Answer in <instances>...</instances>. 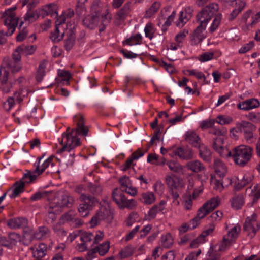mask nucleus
<instances>
[{
    "label": "nucleus",
    "mask_w": 260,
    "mask_h": 260,
    "mask_svg": "<svg viewBox=\"0 0 260 260\" xmlns=\"http://www.w3.org/2000/svg\"><path fill=\"white\" fill-rule=\"evenodd\" d=\"M120 188H115L112 191V198L120 209L128 208L132 209L137 206V203L134 199H127L124 194V191H127L128 185L130 184L129 178L124 176L119 179Z\"/></svg>",
    "instance_id": "obj_1"
},
{
    "label": "nucleus",
    "mask_w": 260,
    "mask_h": 260,
    "mask_svg": "<svg viewBox=\"0 0 260 260\" xmlns=\"http://www.w3.org/2000/svg\"><path fill=\"white\" fill-rule=\"evenodd\" d=\"M252 151L253 149L251 147L240 145L233 149L231 156L236 164L243 167L250 160Z\"/></svg>",
    "instance_id": "obj_2"
},
{
    "label": "nucleus",
    "mask_w": 260,
    "mask_h": 260,
    "mask_svg": "<svg viewBox=\"0 0 260 260\" xmlns=\"http://www.w3.org/2000/svg\"><path fill=\"white\" fill-rule=\"evenodd\" d=\"M9 71L5 68L1 67L0 68V90L4 93L9 92L14 84L16 83L20 84L23 80V78L21 77L13 82L9 79Z\"/></svg>",
    "instance_id": "obj_3"
},
{
    "label": "nucleus",
    "mask_w": 260,
    "mask_h": 260,
    "mask_svg": "<svg viewBox=\"0 0 260 260\" xmlns=\"http://www.w3.org/2000/svg\"><path fill=\"white\" fill-rule=\"evenodd\" d=\"M219 10L218 5L212 3L204 7L202 10L197 15V20L200 22L207 24L212 17L215 16Z\"/></svg>",
    "instance_id": "obj_4"
},
{
    "label": "nucleus",
    "mask_w": 260,
    "mask_h": 260,
    "mask_svg": "<svg viewBox=\"0 0 260 260\" xmlns=\"http://www.w3.org/2000/svg\"><path fill=\"white\" fill-rule=\"evenodd\" d=\"M113 218V214L110 209L105 207H101L92 217L90 223L91 227H95L99 224L101 220H104L107 223L111 222Z\"/></svg>",
    "instance_id": "obj_5"
},
{
    "label": "nucleus",
    "mask_w": 260,
    "mask_h": 260,
    "mask_svg": "<svg viewBox=\"0 0 260 260\" xmlns=\"http://www.w3.org/2000/svg\"><path fill=\"white\" fill-rule=\"evenodd\" d=\"M16 9V7L8 9L6 10L2 15V18H4V24L7 26L8 30H11V34H13L16 27H17L19 18L16 17L15 13L14 11Z\"/></svg>",
    "instance_id": "obj_6"
},
{
    "label": "nucleus",
    "mask_w": 260,
    "mask_h": 260,
    "mask_svg": "<svg viewBox=\"0 0 260 260\" xmlns=\"http://www.w3.org/2000/svg\"><path fill=\"white\" fill-rule=\"evenodd\" d=\"M236 128L248 141L253 138V132L255 131L256 126L249 121H242L236 124Z\"/></svg>",
    "instance_id": "obj_7"
},
{
    "label": "nucleus",
    "mask_w": 260,
    "mask_h": 260,
    "mask_svg": "<svg viewBox=\"0 0 260 260\" xmlns=\"http://www.w3.org/2000/svg\"><path fill=\"white\" fill-rule=\"evenodd\" d=\"M73 198L67 195L56 196L50 203L55 209L58 208L70 207L74 203Z\"/></svg>",
    "instance_id": "obj_8"
},
{
    "label": "nucleus",
    "mask_w": 260,
    "mask_h": 260,
    "mask_svg": "<svg viewBox=\"0 0 260 260\" xmlns=\"http://www.w3.org/2000/svg\"><path fill=\"white\" fill-rule=\"evenodd\" d=\"M74 133V130L72 129L70 132L62 134V137L66 139L65 143L69 146V152L75 147L80 145V139L77 137V135Z\"/></svg>",
    "instance_id": "obj_9"
},
{
    "label": "nucleus",
    "mask_w": 260,
    "mask_h": 260,
    "mask_svg": "<svg viewBox=\"0 0 260 260\" xmlns=\"http://www.w3.org/2000/svg\"><path fill=\"white\" fill-rule=\"evenodd\" d=\"M206 25L207 24L200 22V24L196 28L191 35V41L192 44H199L206 37V35L203 34V31L205 30Z\"/></svg>",
    "instance_id": "obj_10"
},
{
    "label": "nucleus",
    "mask_w": 260,
    "mask_h": 260,
    "mask_svg": "<svg viewBox=\"0 0 260 260\" xmlns=\"http://www.w3.org/2000/svg\"><path fill=\"white\" fill-rule=\"evenodd\" d=\"M22 89H20L19 91L14 93L13 96L8 98L7 101L4 104V107L7 110H9L13 107L16 102L20 104L23 101L24 95H22Z\"/></svg>",
    "instance_id": "obj_11"
},
{
    "label": "nucleus",
    "mask_w": 260,
    "mask_h": 260,
    "mask_svg": "<svg viewBox=\"0 0 260 260\" xmlns=\"http://www.w3.org/2000/svg\"><path fill=\"white\" fill-rule=\"evenodd\" d=\"M76 39V27L74 26L67 32V38L64 41V48L70 51L74 46Z\"/></svg>",
    "instance_id": "obj_12"
},
{
    "label": "nucleus",
    "mask_w": 260,
    "mask_h": 260,
    "mask_svg": "<svg viewBox=\"0 0 260 260\" xmlns=\"http://www.w3.org/2000/svg\"><path fill=\"white\" fill-rule=\"evenodd\" d=\"M27 224L28 220L22 217L10 219L7 222V225L12 229L24 228Z\"/></svg>",
    "instance_id": "obj_13"
},
{
    "label": "nucleus",
    "mask_w": 260,
    "mask_h": 260,
    "mask_svg": "<svg viewBox=\"0 0 260 260\" xmlns=\"http://www.w3.org/2000/svg\"><path fill=\"white\" fill-rule=\"evenodd\" d=\"M81 202L84 205L88 207L91 210L99 202V200L95 196L92 195L82 193L79 197Z\"/></svg>",
    "instance_id": "obj_14"
},
{
    "label": "nucleus",
    "mask_w": 260,
    "mask_h": 260,
    "mask_svg": "<svg viewBox=\"0 0 260 260\" xmlns=\"http://www.w3.org/2000/svg\"><path fill=\"white\" fill-rule=\"evenodd\" d=\"M185 140L192 146L198 148L202 144L199 136L193 132H187L185 135Z\"/></svg>",
    "instance_id": "obj_15"
},
{
    "label": "nucleus",
    "mask_w": 260,
    "mask_h": 260,
    "mask_svg": "<svg viewBox=\"0 0 260 260\" xmlns=\"http://www.w3.org/2000/svg\"><path fill=\"white\" fill-rule=\"evenodd\" d=\"M99 19L96 15H88L83 20L84 26L90 29L96 28L99 23Z\"/></svg>",
    "instance_id": "obj_16"
},
{
    "label": "nucleus",
    "mask_w": 260,
    "mask_h": 260,
    "mask_svg": "<svg viewBox=\"0 0 260 260\" xmlns=\"http://www.w3.org/2000/svg\"><path fill=\"white\" fill-rule=\"evenodd\" d=\"M78 118V122L77 123V128L75 133L77 135L78 134H81L82 135L86 136L88 135L89 131L88 127L84 125V117L82 115H80L77 117Z\"/></svg>",
    "instance_id": "obj_17"
},
{
    "label": "nucleus",
    "mask_w": 260,
    "mask_h": 260,
    "mask_svg": "<svg viewBox=\"0 0 260 260\" xmlns=\"http://www.w3.org/2000/svg\"><path fill=\"white\" fill-rule=\"evenodd\" d=\"M256 224V220L253 217H248L246 218L245 222L243 226V229L244 231L249 232V235L251 232L253 233V236L256 233L257 229L254 227V225Z\"/></svg>",
    "instance_id": "obj_18"
},
{
    "label": "nucleus",
    "mask_w": 260,
    "mask_h": 260,
    "mask_svg": "<svg viewBox=\"0 0 260 260\" xmlns=\"http://www.w3.org/2000/svg\"><path fill=\"white\" fill-rule=\"evenodd\" d=\"M88 191L92 196L98 197L102 193L103 188L100 184L96 181L94 182H89L87 185Z\"/></svg>",
    "instance_id": "obj_19"
},
{
    "label": "nucleus",
    "mask_w": 260,
    "mask_h": 260,
    "mask_svg": "<svg viewBox=\"0 0 260 260\" xmlns=\"http://www.w3.org/2000/svg\"><path fill=\"white\" fill-rule=\"evenodd\" d=\"M199 150L200 156L203 160L210 162L212 159V154L210 150L205 146L202 144L198 148Z\"/></svg>",
    "instance_id": "obj_20"
},
{
    "label": "nucleus",
    "mask_w": 260,
    "mask_h": 260,
    "mask_svg": "<svg viewBox=\"0 0 260 260\" xmlns=\"http://www.w3.org/2000/svg\"><path fill=\"white\" fill-rule=\"evenodd\" d=\"M175 155L183 159H190L193 157V152L190 149H183L181 147L177 148L175 151Z\"/></svg>",
    "instance_id": "obj_21"
},
{
    "label": "nucleus",
    "mask_w": 260,
    "mask_h": 260,
    "mask_svg": "<svg viewBox=\"0 0 260 260\" xmlns=\"http://www.w3.org/2000/svg\"><path fill=\"white\" fill-rule=\"evenodd\" d=\"M57 209H55L50 204L48 208H47V213L45 215V221L47 224L53 223L56 219V213L58 211Z\"/></svg>",
    "instance_id": "obj_22"
},
{
    "label": "nucleus",
    "mask_w": 260,
    "mask_h": 260,
    "mask_svg": "<svg viewBox=\"0 0 260 260\" xmlns=\"http://www.w3.org/2000/svg\"><path fill=\"white\" fill-rule=\"evenodd\" d=\"M36 48L37 46L35 45H25L23 44L16 48V52H19L25 56H28L33 54L36 51Z\"/></svg>",
    "instance_id": "obj_23"
},
{
    "label": "nucleus",
    "mask_w": 260,
    "mask_h": 260,
    "mask_svg": "<svg viewBox=\"0 0 260 260\" xmlns=\"http://www.w3.org/2000/svg\"><path fill=\"white\" fill-rule=\"evenodd\" d=\"M23 229V238L24 244L28 245L35 237V232L32 228L26 225Z\"/></svg>",
    "instance_id": "obj_24"
},
{
    "label": "nucleus",
    "mask_w": 260,
    "mask_h": 260,
    "mask_svg": "<svg viewBox=\"0 0 260 260\" xmlns=\"http://www.w3.org/2000/svg\"><path fill=\"white\" fill-rule=\"evenodd\" d=\"M188 169L193 172L198 173L205 169L203 164L199 160H192L188 162L186 164Z\"/></svg>",
    "instance_id": "obj_25"
},
{
    "label": "nucleus",
    "mask_w": 260,
    "mask_h": 260,
    "mask_svg": "<svg viewBox=\"0 0 260 260\" xmlns=\"http://www.w3.org/2000/svg\"><path fill=\"white\" fill-rule=\"evenodd\" d=\"M253 177L244 176L243 177H240L238 178L239 182L236 183L234 186V190L236 191H239L241 190L244 187L252 181Z\"/></svg>",
    "instance_id": "obj_26"
},
{
    "label": "nucleus",
    "mask_w": 260,
    "mask_h": 260,
    "mask_svg": "<svg viewBox=\"0 0 260 260\" xmlns=\"http://www.w3.org/2000/svg\"><path fill=\"white\" fill-rule=\"evenodd\" d=\"M214 169L215 172L218 174L220 177H223L227 172V168L224 164L220 159H215L214 160Z\"/></svg>",
    "instance_id": "obj_27"
},
{
    "label": "nucleus",
    "mask_w": 260,
    "mask_h": 260,
    "mask_svg": "<svg viewBox=\"0 0 260 260\" xmlns=\"http://www.w3.org/2000/svg\"><path fill=\"white\" fill-rule=\"evenodd\" d=\"M130 12V4H125L123 7L119 10L116 15V19L120 20H124Z\"/></svg>",
    "instance_id": "obj_28"
},
{
    "label": "nucleus",
    "mask_w": 260,
    "mask_h": 260,
    "mask_svg": "<svg viewBox=\"0 0 260 260\" xmlns=\"http://www.w3.org/2000/svg\"><path fill=\"white\" fill-rule=\"evenodd\" d=\"M25 182L24 181L19 180L16 182L13 186L15 188L13 193L10 195V198H15L18 196L21 193L24 192Z\"/></svg>",
    "instance_id": "obj_29"
},
{
    "label": "nucleus",
    "mask_w": 260,
    "mask_h": 260,
    "mask_svg": "<svg viewBox=\"0 0 260 260\" xmlns=\"http://www.w3.org/2000/svg\"><path fill=\"white\" fill-rule=\"evenodd\" d=\"M52 194L51 191H38L32 195L30 198L31 201H37L41 199L49 200L50 195Z\"/></svg>",
    "instance_id": "obj_30"
},
{
    "label": "nucleus",
    "mask_w": 260,
    "mask_h": 260,
    "mask_svg": "<svg viewBox=\"0 0 260 260\" xmlns=\"http://www.w3.org/2000/svg\"><path fill=\"white\" fill-rule=\"evenodd\" d=\"M232 208L238 210L240 209L244 204V197L242 195H238L233 197L231 201Z\"/></svg>",
    "instance_id": "obj_31"
},
{
    "label": "nucleus",
    "mask_w": 260,
    "mask_h": 260,
    "mask_svg": "<svg viewBox=\"0 0 260 260\" xmlns=\"http://www.w3.org/2000/svg\"><path fill=\"white\" fill-rule=\"evenodd\" d=\"M62 28V26H58L55 25V29L53 32L51 34L50 38L54 42H59L62 40L64 35V32H61V35H59L60 30Z\"/></svg>",
    "instance_id": "obj_32"
},
{
    "label": "nucleus",
    "mask_w": 260,
    "mask_h": 260,
    "mask_svg": "<svg viewBox=\"0 0 260 260\" xmlns=\"http://www.w3.org/2000/svg\"><path fill=\"white\" fill-rule=\"evenodd\" d=\"M47 251L46 245L44 243H40L35 252H34L33 255L37 259H41L46 255Z\"/></svg>",
    "instance_id": "obj_33"
},
{
    "label": "nucleus",
    "mask_w": 260,
    "mask_h": 260,
    "mask_svg": "<svg viewBox=\"0 0 260 260\" xmlns=\"http://www.w3.org/2000/svg\"><path fill=\"white\" fill-rule=\"evenodd\" d=\"M155 200V198L154 194L150 192L142 193L141 198H140V200L146 204H151Z\"/></svg>",
    "instance_id": "obj_34"
},
{
    "label": "nucleus",
    "mask_w": 260,
    "mask_h": 260,
    "mask_svg": "<svg viewBox=\"0 0 260 260\" xmlns=\"http://www.w3.org/2000/svg\"><path fill=\"white\" fill-rule=\"evenodd\" d=\"M167 184L170 187V192H171L174 199L176 200L179 197V194L177 191V187L175 184V181L172 178H170L167 179Z\"/></svg>",
    "instance_id": "obj_35"
},
{
    "label": "nucleus",
    "mask_w": 260,
    "mask_h": 260,
    "mask_svg": "<svg viewBox=\"0 0 260 260\" xmlns=\"http://www.w3.org/2000/svg\"><path fill=\"white\" fill-rule=\"evenodd\" d=\"M46 61L44 60L40 63L37 71L36 78L37 82H41L45 74V69L46 68Z\"/></svg>",
    "instance_id": "obj_36"
},
{
    "label": "nucleus",
    "mask_w": 260,
    "mask_h": 260,
    "mask_svg": "<svg viewBox=\"0 0 260 260\" xmlns=\"http://www.w3.org/2000/svg\"><path fill=\"white\" fill-rule=\"evenodd\" d=\"M135 250L131 245L125 247L124 249H122L119 253V255L121 258H125L132 256Z\"/></svg>",
    "instance_id": "obj_37"
},
{
    "label": "nucleus",
    "mask_w": 260,
    "mask_h": 260,
    "mask_svg": "<svg viewBox=\"0 0 260 260\" xmlns=\"http://www.w3.org/2000/svg\"><path fill=\"white\" fill-rule=\"evenodd\" d=\"M222 18V15L220 13H218L215 15L213 23L209 28V31L211 33L214 32L216 29L218 27L220 24Z\"/></svg>",
    "instance_id": "obj_38"
},
{
    "label": "nucleus",
    "mask_w": 260,
    "mask_h": 260,
    "mask_svg": "<svg viewBox=\"0 0 260 260\" xmlns=\"http://www.w3.org/2000/svg\"><path fill=\"white\" fill-rule=\"evenodd\" d=\"M167 165L170 170L175 173L181 172L183 170L182 166L178 162L173 160L168 161Z\"/></svg>",
    "instance_id": "obj_39"
},
{
    "label": "nucleus",
    "mask_w": 260,
    "mask_h": 260,
    "mask_svg": "<svg viewBox=\"0 0 260 260\" xmlns=\"http://www.w3.org/2000/svg\"><path fill=\"white\" fill-rule=\"evenodd\" d=\"M161 243L164 247L169 248L173 243V239L170 233H167L161 237Z\"/></svg>",
    "instance_id": "obj_40"
},
{
    "label": "nucleus",
    "mask_w": 260,
    "mask_h": 260,
    "mask_svg": "<svg viewBox=\"0 0 260 260\" xmlns=\"http://www.w3.org/2000/svg\"><path fill=\"white\" fill-rule=\"evenodd\" d=\"M219 204V200L213 198L204 203V205H206V208L208 209L209 211L211 212L218 206Z\"/></svg>",
    "instance_id": "obj_41"
},
{
    "label": "nucleus",
    "mask_w": 260,
    "mask_h": 260,
    "mask_svg": "<svg viewBox=\"0 0 260 260\" xmlns=\"http://www.w3.org/2000/svg\"><path fill=\"white\" fill-rule=\"evenodd\" d=\"M245 3L241 1L240 4V6L237 9H234L231 13L230 14L229 17V21H233L238 16V15L242 11L243 9L245 6Z\"/></svg>",
    "instance_id": "obj_42"
},
{
    "label": "nucleus",
    "mask_w": 260,
    "mask_h": 260,
    "mask_svg": "<svg viewBox=\"0 0 260 260\" xmlns=\"http://www.w3.org/2000/svg\"><path fill=\"white\" fill-rule=\"evenodd\" d=\"M160 6V3L158 2H154L150 8L146 11L147 17H150L152 15L158 11Z\"/></svg>",
    "instance_id": "obj_43"
},
{
    "label": "nucleus",
    "mask_w": 260,
    "mask_h": 260,
    "mask_svg": "<svg viewBox=\"0 0 260 260\" xmlns=\"http://www.w3.org/2000/svg\"><path fill=\"white\" fill-rule=\"evenodd\" d=\"M110 248V242L106 241L101 244L100 246L96 247L97 252L100 255L103 256L107 253Z\"/></svg>",
    "instance_id": "obj_44"
},
{
    "label": "nucleus",
    "mask_w": 260,
    "mask_h": 260,
    "mask_svg": "<svg viewBox=\"0 0 260 260\" xmlns=\"http://www.w3.org/2000/svg\"><path fill=\"white\" fill-rule=\"evenodd\" d=\"M139 215L136 212H131L125 220L126 225L128 227L131 226L133 223L138 219Z\"/></svg>",
    "instance_id": "obj_45"
},
{
    "label": "nucleus",
    "mask_w": 260,
    "mask_h": 260,
    "mask_svg": "<svg viewBox=\"0 0 260 260\" xmlns=\"http://www.w3.org/2000/svg\"><path fill=\"white\" fill-rule=\"evenodd\" d=\"M23 23V21H21L20 22L19 26L20 32L16 38V40L18 42H21L23 41L26 38L28 34V31L26 27L23 28L22 29H20Z\"/></svg>",
    "instance_id": "obj_46"
},
{
    "label": "nucleus",
    "mask_w": 260,
    "mask_h": 260,
    "mask_svg": "<svg viewBox=\"0 0 260 260\" xmlns=\"http://www.w3.org/2000/svg\"><path fill=\"white\" fill-rule=\"evenodd\" d=\"M241 227L239 225L235 226L228 233V238L232 241L233 239H236L238 236Z\"/></svg>",
    "instance_id": "obj_47"
},
{
    "label": "nucleus",
    "mask_w": 260,
    "mask_h": 260,
    "mask_svg": "<svg viewBox=\"0 0 260 260\" xmlns=\"http://www.w3.org/2000/svg\"><path fill=\"white\" fill-rule=\"evenodd\" d=\"M210 213L206 208V205H204L198 209V213L196 217L199 220L204 218L207 214Z\"/></svg>",
    "instance_id": "obj_48"
},
{
    "label": "nucleus",
    "mask_w": 260,
    "mask_h": 260,
    "mask_svg": "<svg viewBox=\"0 0 260 260\" xmlns=\"http://www.w3.org/2000/svg\"><path fill=\"white\" fill-rule=\"evenodd\" d=\"M208 254L209 257L206 260H220V254L216 252H214L213 245L210 246V248L208 251Z\"/></svg>",
    "instance_id": "obj_49"
},
{
    "label": "nucleus",
    "mask_w": 260,
    "mask_h": 260,
    "mask_svg": "<svg viewBox=\"0 0 260 260\" xmlns=\"http://www.w3.org/2000/svg\"><path fill=\"white\" fill-rule=\"evenodd\" d=\"M78 209L80 215L84 217L87 216L89 214V211L91 210L90 208L82 203L80 204Z\"/></svg>",
    "instance_id": "obj_50"
},
{
    "label": "nucleus",
    "mask_w": 260,
    "mask_h": 260,
    "mask_svg": "<svg viewBox=\"0 0 260 260\" xmlns=\"http://www.w3.org/2000/svg\"><path fill=\"white\" fill-rule=\"evenodd\" d=\"M93 235L92 233L84 232L82 233L80 237L81 240L87 244L92 240Z\"/></svg>",
    "instance_id": "obj_51"
},
{
    "label": "nucleus",
    "mask_w": 260,
    "mask_h": 260,
    "mask_svg": "<svg viewBox=\"0 0 260 260\" xmlns=\"http://www.w3.org/2000/svg\"><path fill=\"white\" fill-rule=\"evenodd\" d=\"M92 14L91 15H96L99 17L100 14L101 12V8L99 5V3L98 2L94 1L93 2L91 7Z\"/></svg>",
    "instance_id": "obj_52"
},
{
    "label": "nucleus",
    "mask_w": 260,
    "mask_h": 260,
    "mask_svg": "<svg viewBox=\"0 0 260 260\" xmlns=\"http://www.w3.org/2000/svg\"><path fill=\"white\" fill-rule=\"evenodd\" d=\"M231 240L228 238L224 237L222 241L219 245L218 250L219 251H224L226 250V247L231 245Z\"/></svg>",
    "instance_id": "obj_53"
},
{
    "label": "nucleus",
    "mask_w": 260,
    "mask_h": 260,
    "mask_svg": "<svg viewBox=\"0 0 260 260\" xmlns=\"http://www.w3.org/2000/svg\"><path fill=\"white\" fill-rule=\"evenodd\" d=\"M53 229L56 234L61 236H65L66 235V232L64 229L62 227L60 223H57L53 226Z\"/></svg>",
    "instance_id": "obj_54"
},
{
    "label": "nucleus",
    "mask_w": 260,
    "mask_h": 260,
    "mask_svg": "<svg viewBox=\"0 0 260 260\" xmlns=\"http://www.w3.org/2000/svg\"><path fill=\"white\" fill-rule=\"evenodd\" d=\"M37 15L38 13L37 12V10L33 12L28 11L24 16V20L25 21H28L33 22L38 18Z\"/></svg>",
    "instance_id": "obj_55"
},
{
    "label": "nucleus",
    "mask_w": 260,
    "mask_h": 260,
    "mask_svg": "<svg viewBox=\"0 0 260 260\" xmlns=\"http://www.w3.org/2000/svg\"><path fill=\"white\" fill-rule=\"evenodd\" d=\"M144 31L145 33V36L146 37L149 38L150 40H151L153 38V32L152 23H148L146 24L144 29Z\"/></svg>",
    "instance_id": "obj_56"
},
{
    "label": "nucleus",
    "mask_w": 260,
    "mask_h": 260,
    "mask_svg": "<svg viewBox=\"0 0 260 260\" xmlns=\"http://www.w3.org/2000/svg\"><path fill=\"white\" fill-rule=\"evenodd\" d=\"M46 8L48 9V11L50 12V13H49V15H50L51 17H58V13L57 12V7L56 5L50 4L46 6Z\"/></svg>",
    "instance_id": "obj_57"
},
{
    "label": "nucleus",
    "mask_w": 260,
    "mask_h": 260,
    "mask_svg": "<svg viewBox=\"0 0 260 260\" xmlns=\"http://www.w3.org/2000/svg\"><path fill=\"white\" fill-rule=\"evenodd\" d=\"M0 245L7 247L9 249H12L13 247V243H11L10 241L8 240L5 237H0Z\"/></svg>",
    "instance_id": "obj_58"
},
{
    "label": "nucleus",
    "mask_w": 260,
    "mask_h": 260,
    "mask_svg": "<svg viewBox=\"0 0 260 260\" xmlns=\"http://www.w3.org/2000/svg\"><path fill=\"white\" fill-rule=\"evenodd\" d=\"M40 159L38 164L37 166L36 167V168L35 169V172L38 173V175L41 174L49 166V164L48 162V161H46V160L42 164L41 166V168L40 169Z\"/></svg>",
    "instance_id": "obj_59"
},
{
    "label": "nucleus",
    "mask_w": 260,
    "mask_h": 260,
    "mask_svg": "<svg viewBox=\"0 0 260 260\" xmlns=\"http://www.w3.org/2000/svg\"><path fill=\"white\" fill-rule=\"evenodd\" d=\"M37 178L36 175H31L30 171H28L27 173H25L20 180L24 181L25 180V183H29L32 182Z\"/></svg>",
    "instance_id": "obj_60"
},
{
    "label": "nucleus",
    "mask_w": 260,
    "mask_h": 260,
    "mask_svg": "<svg viewBox=\"0 0 260 260\" xmlns=\"http://www.w3.org/2000/svg\"><path fill=\"white\" fill-rule=\"evenodd\" d=\"M58 75L60 77L64 78L62 80V82H63V83H65L66 84H69V80L71 78V74L69 72L66 71H61L58 73Z\"/></svg>",
    "instance_id": "obj_61"
},
{
    "label": "nucleus",
    "mask_w": 260,
    "mask_h": 260,
    "mask_svg": "<svg viewBox=\"0 0 260 260\" xmlns=\"http://www.w3.org/2000/svg\"><path fill=\"white\" fill-rule=\"evenodd\" d=\"M187 193V194L184 196V198L185 201L184 206L186 209L189 210L192 206V202L191 200L190 192L189 191Z\"/></svg>",
    "instance_id": "obj_62"
},
{
    "label": "nucleus",
    "mask_w": 260,
    "mask_h": 260,
    "mask_svg": "<svg viewBox=\"0 0 260 260\" xmlns=\"http://www.w3.org/2000/svg\"><path fill=\"white\" fill-rule=\"evenodd\" d=\"M187 34L188 31H186L185 30H184L180 32L176 36L175 41L179 44H181L183 41L184 40Z\"/></svg>",
    "instance_id": "obj_63"
},
{
    "label": "nucleus",
    "mask_w": 260,
    "mask_h": 260,
    "mask_svg": "<svg viewBox=\"0 0 260 260\" xmlns=\"http://www.w3.org/2000/svg\"><path fill=\"white\" fill-rule=\"evenodd\" d=\"M214 53L213 52H206L200 56L199 59L202 62L209 61L213 58Z\"/></svg>",
    "instance_id": "obj_64"
}]
</instances>
